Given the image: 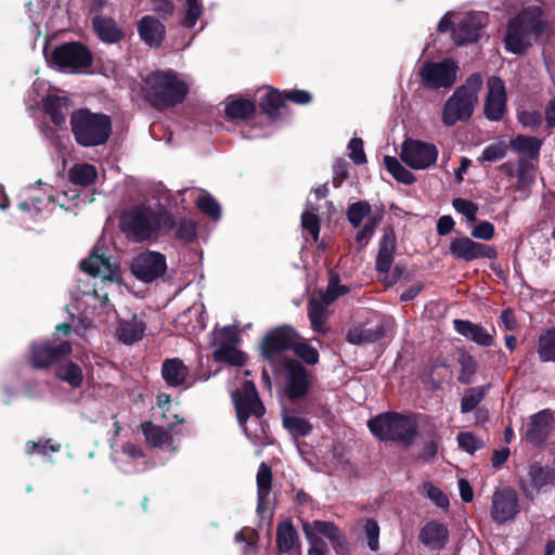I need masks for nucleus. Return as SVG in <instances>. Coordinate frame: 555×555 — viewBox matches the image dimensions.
I'll return each instance as SVG.
<instances>
[{
	"instance_id": "nucleus-1",
	"label": "nucleus",
	"mask_w": 555,
	"mask_h": 555,
	"mask_svg": "<svg viewBox=\"0 0 555 555\" xmlns=\"http://www.w3.org/2000/svg\"><path fill=\"white\" fill-rule=\"evenodd\" d=\"M545 30L540 7L525 9L508 24L504 40L506 49L514 54L524 53Z\"/></svg>"
},
{
	"instance_id": "nucleus-2",
	"label": "nucleus",
	"mask_w": 555,
	"mask_h": 555,
	"mask_svg": "<svg viewBox=\"0 0 555 555\" xmlns=\"http://www.w3.org/2000/svg\"><path fill=\"white\" fill-rule=\"evenodd\" d=\"M171 224L170 216L160 207H135L125 214L121 219L124 232L135 242L147 240Z\"/></svg>"
},
{
	"instance_id": "nucleus-3",
	"label": "nucleus",
	"mask_w": 555,
	"mask_h": 555,
	"mask_svg": "<svg viewBox=\"0 0 555 555\" xmlns=\"http://www.w3.org/2000/svg\"><path fill=\"white\" fill-rule=\"evenodd\" d=\"M482 83L480 74H472L456 88L443 106L442 121L446 126L450 127L470 118L478 103V92Z\"/></svg>"
},
{
	"instance_id": "nucleus-4",
	"label": "nucleus",
	"mask_w": 555,
	"mask_h": 555,
	"mask_svg": "<svg viewBox=\"0 0 555 555\" xmlns=\"http://www.w3.org/2000/svg\"><path fill=\"white\" fill-rule=\"evenodd\" d=\"M374 437L382 441H395L405 446L413 442L417 434V421L413 415L382 413L369 421Z\"/></svg>"
},
{
	"instance_id": "nucleus-5",
	"label": "nucleus",
	"mask_w": 555,
	"mask_h": 555,
	"mask_svg": "<svg viewBox=\"0 0 555 555\" xmlns=\"http://www.w3.org/2000/svg\"><path fill=\"white\" fill-rule=\"evenodd\" d=\"M72 131L76 141L82 146L101 145L107 141L112 131L107 115L78 109L70 118Z\"/></svg>"
},
{
	"instance_id": "nucleus-6",
	"label": "nucleus",
	"mask_w": 555,
	"mask_h": 555,
	"mask_svg": "<svg viewBox=\"0 0 555 555\" xmlns=\"http://www.w3.org/2000/svg\"><path fill=\"white\" fill-rule=\"evenodd\" d=\"M486 24V15L481 12L450 11L440 20L437 29L440 33L451 30L457 44L476 41Z\"/></svg>"
},
{
	"instance_id": "nucleus-7",
	"label": "nucleus",
	"mask_w": 555,
	"mask_h": 555,
	"mask_svg": "<svg viewBox=\"0 0 555 555\" xmlns=\"http://www.w3.org/2000/svg\"><path fill=\"white\" fill-rule=\"evenodd\" d=\"M144 88L156 106H171L182 102L189 92L188 85L170 72L150 75L144 81Z\"/></svg>"
},
{
	"instance_id": "nucleus-8",
	"label": "nucleus",
	"mask_w": 555,
	"mask_h": 555,
	"mask_svg": "<svg viewBox=\"0 0 555 555\" xmlns=\"http://www.w3.org/2000/svg\"><path fill=\"white\" fill-rule=\"evenodd\" d=\"M82 271L89 273L94 278H100L103 283H120L121 269L119 262L111 257H107L104 247L96 244L89 258L80 262Z\"/></svg>"
},
{
	"instance_id": "nucleus-9",
	"label": "nucleus",
	"mask_w": 555,
	"mask_h": 555,
	"mask_svg": "<svg viewBox=\"0 0 555 555\" xmlns=\"http://www.w3.org/2000/svg\"><path fill=\"white\" fill-rule=\"evenodd\" d=\"M435 144L415 139H406L400 149V159L414 170H425L434 166L438 159Z\"/></svg>"
},
{
	"instance_id": "nucleus-10",
	"label": "nucleus",
	"mask_w": 555,
	"mask_h": 555,
	"mask_svg": "<svg viewBox=\"0 0 555 555\" xmlns=\"http://www.w3.org/2000/svg\"><path fill=\"white\" fill-rule=\"evenodd\" d=\"M50 61L65 73H80L92 63L91 53L81 44L72 42L56 48Z\"/></svg>"
},
{
	"instance_id": "nucleus-11",
	"label": "nucleus",
	"mask_w": 555,
	"mask_h": 555,
	"mask_svg": "<svg viewBox=\"0 0 555 555\" xmlns=\"http://www.w3.org/2000/svg\"><path fill=\"white\" fill-rule=\"evenodd\" d=\"M459 66L451 59L425 62L420 69L422 85L429 89L450 88L457 76Z\"/></svg>"
},
{
	"instance_id": "nucleus-12",
	"label": "nucleus",
	"mask_w": 555,
	"mask_h": 555,
	"mask_svg": "<svg viewBox=\"0 0 555 555\" xmlns=\"http://www.w3.org/2000/svg\"><path fill=\"white\" fill-rule=\"evenodd\" d=\"M166 270V258L157 251H143L134 257L131 262L133 275L144 283H151L164 276Z\"/></svg>"
},
{
	"instance_id": "nucleus-13",
	"label": "nucleus",
	"mask_w": 555,
	"mask_h": 555,
	"mask_svg": "<svg viewBox=\"0 0 555 555\" xmlns=\"http://www.w3.org/2000/svg\"><path fill=\"white\" fill-rule=\"evenodd\" d=\"M297 334L291 326L283 325L270 331L262 339L260 348L262 356L270 362L284 350L293 348Z\"/></svg>"
},
{
	"instance_id": "nucleus-14",
	"label": "nucleus",
	"mask_w": 555,
	"mask_h": 555,
	"mask_svg": "<svg viewBox=\"0 0 555 555\" xmlns=\"http://www.w3.org/2000/svg\"><path fill=\"white\" fill-rule=\"evenodd\" d=\"M233 401L242 426L249 416L261 417L264 413V408L251 382L244 383L242 390L233 393Z\"/></svg>"
},
{
	"instance_id": "nucleus-15",
	"label": "nucleus",
	"mask_w": 555,
	"mask_h": 555,
	"mask_svg": "<svg viewBox=\"0 0 555 555\" xmlns=\"http://www.w3.org/2000/svg\"><path fill=\"white\" fill-rule=\"evenodd\" d=\"M449 250L454 258L464 261H473L479 258L493 259L496 257V251L492 246L475 242L467 236L453 238Z\"/></svg>"
},
{
	"instance_id": "nucleus-16",
	"label": "nucleus",
	"mask_w": 555,
	"mask_h": 555,
	"mask_svg": "<svg viewBox=\"0 0 555 555\" xmlns=\"http://www.w3.org/2000/svg\"><path fill=\"white\" fill-rule=\"evenodd\" d=\"M506 109V90L503 80L491 76L487 80L485 115L490 120H500Z\"/></svg>"
},
{
	"instance_id": "nucleus-17",
	"label": "nucleus",
	"mask_w": 555,
	"mask_h": 555,
	"mask_svg": "<svg viewBox=\"0 0 555 555\" xmlns=\"http://www.w3.org/2000/svg\"><path fill=\"white\" fill-rule=\"evenodd\" d=\"M519 511L518 496L514 489L496 490L492 495L491 516L498 522H505Z\"/></svg>"
},
{
	"instance_id": "nucleus-18",
	"label": "nucleus",
	"mask_w": 555,
	"mask_h": 555,
	"mask_svg": "<svg viewBox=\"0 0 555 555\" xmlns=\"http://www.w3.org/2000/svg\"><path fill=\"white\" fill-rule=\"evenodd\" d=\"M310 377L306 369L296 361L286 363L285 391L291 399L304 397L309 389Z\"/></svg>"
},
{
	"instance_id": "nucleus-19",
	"label": "nucleus",
	"mask_w": 555,
	"mask_h": 555,
	"mask_svg": "<svg viewBox=\"0 0 555 555\" xmlns=\"http://www.w3.org/2000/svg\"><path fill=\"white\" fill-rule=\"evenodd\" d=\"M520 485L526 495L533 498L543 487L547 485L555 486V473L550 468L531 465Z\"/></svg>"
},
{
	"instance_id": "nucleus-20",
	"label": "nucleus",
	"mask_w": 555,
	"mask_h": 555,
	"mask_svg": "<svg viewBox=\"0 0 555 555\" xmlns=\"http://www.w3.org/2000/svg\"><path fill=\"white\" fill-rule=\"evenodd\" d=\"M70 352L72 346L68 341H62L54 347L34 345L31 347L30 362L37 369L47 367Z\"/></svg>"
},
{
	"instance_id": "nucleus-21",
	"label": "nucleus",
	"mask_w": 555,
	"mask_h": 555,
	"mask_svg": "<svg viewBox=\"0 0 555 555\" xmlns=\"http://www.w3.org/2000/svg\"><path fill=\"white\" fill-rule=\"evenodd\" d=\"M140 38L150 47L157 48L165 39V25L154 16L145 15L137 23Z\"/></svg>"
},
{
	"instance_id": "nucleus-22",
	"label": "nucleus",
	"mask_w": 555,
	"mask_h": 555,
	"mask_svg": "<svg viewBox=\"0 0 555 555\" xmlns=\"http://www.w3.org/2000/svg\"><path fill=\"white\" fill-rule=\"evenodd\" d=\"M553 415L548 410L534 414L528 424L526 437L533 444L543 442L553 428Z\"/></svg>"
},
{
	"instance_id": "nucleus-23",
	"label": "nucleus",
	"mask_w": 555,
	"mask_h": 555,
	"mask_svg": "<svg viewBox=\"0 0 555 555\" xmlns=\"http://www.w3.org/2000/svg\"><path fill=\"white\" fill-rule=\"evenodd\" d=\"M449 537L447 527L438 521L427 522L420 531V541L429 550H441Z\"/></svg>"
},
{
	"instance_id": "nucleus-24",
	"label": "nucleus",
	"mask_w": 555,
	"mask_h": 555,
	"mask_svg": "<svg viewBox=\"0 0 555 555\" xmlns=\"http://www.w3.org/2000/svg\"><path fill=\"white\" fill-rule=\"evenodd\" d=\"M272 474L271 469L261 463L257 473V513L263 516L270 509L269 495L271 492Z\"/></svg>"
},
{
	"instance_id": "nucleus-25",
	"label": "nucleus",
	"mask_w": 555,
	"mask_h": 555,
	"mask_svg": "<svg viewBox=\"0 0 555 555\" xmlns=\"http://www.w3.org/2000/svg\"><path fill=\"white\" fill-rule=\"evenodd\" d=\"M92 24L96 35L104 42L115 43L125 35L122 28L112 17L96 15L93 17Z\"/></svg>"
},
{
	"instance_id": "nucleus-26",
	"label": "nucleus",
	"mask_w": 555,
	"mask_h": 555,
	"mask_svg": "<svg viewBox=\"0 0 555 555\" xmlns=\"http://www.w3.org/2000/svg\"><path fill=\"white\" fill-rule=\"evenodd\" d=\"M396 249V236L392 230H385L376 259V268L382 273H387L393 261Z\"/></svg>"
},
{
	"instance_id": "nucleus-27",
	"label": "nucleus",
	"mask_w": 555,
	"mask_h": 555,
	"mask_svg": "<svg viewBox=\"0 0 555 555\" xmlns=\"http://www.w3.org/2000/svg\"><path fill=\"white\" fill-rule=\"evenodd\" d=\"M276 543L281 552L299 550V537L291 520L281 521L276 528Z\"/></svg>"
},
{
	"instance_id": "nucleus-28",
	"label": "nucleus",
	"mask_w": 555,
	"mask_h": 555,
	"mask_svg": "<svg viewBox=\"0 0 555 555\" xmlns=\"http://www.w3.org/2000/svg\"><path fill=\"white\" fill-rule=\"evenodd\" d=\"M454 326L460 334L478 345L491 346L493 344V336L478 324H474L469 321L455 320Z\"/></svg>"
},
{
	"instance_id": "nucleus-29",
	"label": "nucleus",
	"mask_w": 555,
	"mask_h": 555,
	"mask_svg": "<svg viewBox=\"0 0 555 555\" xmlns=\"http://www.w3.org/2000/svg\"><path fill=\"white\" fill-rule=\"evenodd\" d=\"M162 375L169 386L177 387L185 382L189 370L179 359H167L163 363Z\"/></svg>"
},
{
	"instance_id": "nucleus-30",
	"label": "nucleus",
	"mask_w": 555,
	"mask_h": 555,
	"mask_svg": "<svg viewBox=\"0 0 555 555\" xmlns=\"http://www.w3.org/2000/svg\"><path fill=\"white\" fill-rule=\"evenodd\" d=\"M43 105L54 124H64L70 106L69 101L65 95L49 94L43 100Z\"/></svg>"
},
{
	"instance_id": "nucleus-31",
	"label": "nucleus",
	"mask_w": 555,
	"mask_h": 555,
	"mask_svg": "<svg viewBox=\"0 0 555 555\" xmlns=\"http://www.w3.org/2000/svg\"><path fill=\"white\" fill-rule=\"evenodd\" d=\"M68 179L73 184L86 188L96 181L98 171L91 164H75L68 171Z\"/></svg>"
},
{
	"instance_id": "nucleus-32",
	"label": "nucleus",
	"mask_w": 555,
	"mask_h": 555,
	"mask_svg": "<svg viewBox=\"0 0 555 555\" xmlns=\"http://www.w3.org/2000/svg\"><path fill=\"white\" fill-rule=\"evenodd\" d=\"M306 524L315 532L328 539L335 548L345 547V535L333 522L314 520L312 522L306 521Z\"/></svg>"
},
{
	"instance_id": "nucleus-33",
	"label": "nucleus",
	"mask_w": 555,
	"mask_h": 555,
	"mask_svg": "<svg viewBox=\"0 0 555 555\" xmlns=\"http://www.w3.org/2000/svg\"><path fill=\"white\" fill-rule=\"evenodd\" d=\"M145 330L143 322L135 317L130 321H124L118 327V337L125 344H133L142 338Z\"/></svg>"
},
{
	"instance_id": "nucleus-34",
	"label": "nucleus",
	"mask_w": 555,
	"mask_h": 555,
	"mask_svg": "<svg viewBox=\"0 0 555 555\" xmlns=\"http://www.w3.org/2000/svg\"><path fill=\"white\" fill-rule=\"evenodd\" d=\"M384 335V332L378 326L376 327H366V326H358L349 330L347 334V340L353 345H362L366 343L374 341L380 338Z\"/></svg>"
},
{
	"instance_id": "nucleus-35",
	"label": "nucleus",
	"mask_w": 555,
	"mask_h": 555,
	"mask_svg": "<svg viewBox=\"0 0 555 555\" xmlns=\"http://www.w3.org/2000/svg\"><path fill=\"white\" fill-rule=\"evenodd\" d=\"M214 360L234 366H243L247 362V356L236 346H223L214 351Z\"/></svg>"
},
{
	"instance_id": "nucleus-36",
	"label": "nucleus",
	"mask_w": 555,
	"mask_h": 555,
	"mask_svg": "<svg viewBox=\"0 0 555 555\" xmlns=\"http://www.w3.org/2000/svg\"><path fill=\"white\" fill-rule=\"evenodd\" d=\"M537 352L542 362H555V328L540 335Z\"/></svg>"
},
{
	"instance_id": "nucleus-37",
	"label": "nucleus",
	"mask_w": 555,
	"mask_h": 555,
	"mask_svg": "<svg viewBox=\"0 0 555 555\" xmlns=\"http://www.w3.org/2000/svg\"><path fill=\"white\" fill-rule=\"evenodd\" d=\"M384 165L388 172L398 181L404 184H412L415 181L414 175L406 169L396 157L385 156Z\"/></svg>"
},
{
	"instance_id": "nucleus-38",
	"label": "nucleus",
	"mask_w": 555,
	"mask_h": 555,
	"mask_svg": "<svg viewBox=\"0 0 555 555\" xmlns=\"http://www.w3.org/2000/svg\"><path fill=\"white\" fill-rule=\"evenodd\" d=\"M509 145L514 151L524 154L522 158L527 159L537 157L540 150L539 140L532 137L518 135L517 138L511 140Z\"/></svg>"
},
{
	"instance_id": "nucleus-39",
	"label": "nucleus",
	"mask_w": 555,
	"mask_h": 555,
	"mask_svg": "<svg viewBox=\"0 0 555 555\" xmlns=\"http://www.w3.org/2000/svg\"><path fill=\"white\" fill-rule=\"evenodd\" d=\"M534 165L527 158H520L518 164L516 189L525 191L534 183Z\"/></svg>"
},
{
	"instance_id": "nucleus-40",
	"label": "nucleus",
	"mask_w": 555,
	"mask_h": 555,
	"mask_svg": "<svg viewBox=\"0 0 555 555\" xmlns=\"http://www.w3.org/2000/svg\"><path fill=\"white\" fill-rule=\"evenodd\" d=\"M142 429L147 442L154 447H163L171 443V435L162 427L154 426L151 423H145L142 426Z\"/></svg>"
},
{
	"instance_id": "nucleus-41",
	"label": "nucleus",
	"mask_w": 555,
	"mask_h": 555,
	"mask_svg": "<svg viewBox=\"0 0 555 555\" xmlns=\"http://www.w3.org/2000/svg\"><path fill=\"white\" fill-rule=\"evenodd\" d=\"M283 425L293 436H307L312 429L311 424L306 418L291 413L284 414Z\"/></svg>"
},
{
	"instance_id": "nucleus-42",
	"label": "nucleus",
	"mask_w": 555,
	"mask_h": 555,
	"mask_svg": "<svg viewBox=\"0 0 555 555\" xmlns=\"http://www.w3.org/2000/svg\"><path fill=\"white\" fill-rule=\"evenodd\" d=\"M56 375L72 387H79L83 379L81 369L73 362H66L61 365L57 369Z\"/></svg>"
},
{
	"instance_id": "nucleus-43",
	"label": "nucleus",
	"mask_w": 555,
	"mask_h": 555,
	"mask_svg": "<svg viewBox=\"0 0 555 555\" xmlns=\"http://www.w3.org/2000/svg\"><path fill=\"white\" fill-rule=\"evenodd\" d=\"M255 112V104L249 100H234L225 106V114L233 119H245Z\"/></svg>"
},
{
	"instance_id": "nucleus-44",
	"label": "nucleus",
	"mask_w": 555,
	"mask_h": 555,
	"mask_svg": "<svg viewBox=\"0 0 555 555\" xmlns=\"http://www.w3.org/2000/svg\"><path fill=\"white\" fill-rule=\"evenodd\" d=\"M322 301L319 300H310L308 306L309 319L312 325V328L317 332H325L324 323L326 321L327 314L326 309Z\"/></svg>"
},
{
	"instance_id": "nucleus-45",
	"label": "nucleus",
	"mask_w": 555,
	"mask_h": 555,
	"mask_svg": "<svg viewBox=\"0 0 555 555\" xmlns=\"http://www.w3.org/2000/svg\"><path fill=\"white\" fill-rule=\"evenodd\" d=\"M457 361L459 364L461 365L459 380L462 384H470L473 382V376L475 375L478 369L477 361L467 352H461L459 354Z\"/></svg>"
},
{
	"instance_id": "nucleus-46",
	"label": "nucleus",
	"mask_w": 555,
	"mask_h": 555,
	"mask_svg": "<svg viewBox=\"0 0 555 555\" xmlns=\"http://www.w3.org/2000/svg\"><path fill=\"white\" fill-rule=\"evenodd\" d=\"M238 343V330L236 326H224L214 332V345L217 348L223 346H236Z\"/></svg>"
},
{
	"instance_id": "nucleus-47",
	"label": "nucleus",
	"mask_w": 555,
	"mask_h": 555,
	"mask_svg": "<svg viewBox=\"0 0 555 555\" xmlns=\"http://www.w3.org/2000/svg\"><path fill=\"white\" fill-rule=\"evenodd\" d=\"M203 12L201 0H185L183 16L181 23L188 28H192L199 20Z\"/></svg>"
},
{
	"instance_id": "nucleus-48",
	"label": "nucleus",
	"mask_w": 555,
	"mask_h": 555,
	"mask_svg": "<svg viewBox=\"0 0 555 555\" xmlns=\"http://www.w3.org/2000/svg\"><path fill=\"white\" fill-rule=\"evenodd\" d=\"M370 204L366 202H357L348 207L347 218L354 228H358L362 221L370 216Z\"/></svg>"
},
{
	"instance_id": "nucleus-49",
	"label": "nucleus",
	"mask_w": 555,
	"mask_h": 555,
	"mask_svg": "<svg viewBox=\"0 0 555 555\" xmlns=\"http://www.w3.org/2000/svg\"><path fill=\"white\" fill-rule=\"evenodd\" d=\"M379 220L380 217L378 216L369 217L364 227L357 233L356 244L359 250L363 249L367 245Z\"/></svg>"
},
{
	"instance_id": "nucleus-50",
	"label": "nucleus",
	"mask_w": 555,
	"mask_h": 555,
	"mask_svg": "<svg viewBox=\"0 0 555 555\" xmlns=\"http://www.w3.org/2000/svg\"><path fill=\"white\" fill-rule=\"evenodd\" d=\"M485 390L480 387L468 389L461 401V412L468 413L473 411L483 399Z\"/></svg>"
},
{
	"instance_id": "nucleus-51",
	"label": "nucleus",
	"mask_w": 555,
	"mask_h": 555,
	"mask_svg": "<svg viewBox=\"0 0 555 555\" xmlns=\"http://www.w3.org/2000/svg\"><path fill=\"white\" fill-rule=\"evenodd\" d=\"M285 95L280 93L278 90L270 89L266 92L261 100V107L264 112L272 115L280 106H282Z\"/></svg>"
},
{
	"instance_id": "nucleus-52",
	"label": "nucleus",
	"mask_w": 555,
	"mask_h": 555,
	"mask_svg": "<svg viewBox=\"0 0 555 555\" xmlns=\"http://www.w3.org/2000/svg\"><path fill=\"white\" fill-rule=\"evenodd\" d=\"M507 151V144L503 141L495 142L493 144L488 145L482 155L478 158L479 163L483 162H495L502 159Z\"/></svg>"
},
{
	"instance_id": "nucleus-53",
	"label": "nucleus",
	"mask_w": 555,
	"mask_h": 555,
	"mask_svg": "<svg viewBox=\"0 0 555 555\" xmlns=\"http://www.w3.org/2000/svg\"><path fill=\"white\" fill-rule=\"evenodd\" d=\"M453 208L461 215H463L467 221H476L478 205L474 202L464 198H455L452 202Z\"/></svg>"
},
{
	"instance_id": "nucleus-54",
	"label": "nucleus",
	"mask_w": 555,
	"mask_h": 555,
	"mask_svg": "<svg viewBox=\"0 0 555 555\" xmlns=\"http://www.w3.org/2000/svg\"><path fill=\"white\" fill-rule=\"evenodd\" d=\"M196 206L202 212L208 215L209 217L214 219L220 218V206L210 195H199L196 199Z\"/></svg>"
},
{
	"instance_id": "nucleus-55",
	"label": "nucleus",
	"mask_w": 555,
	"mask_h": 555,
	"mask_svg": "<svg viewBox=\"0 0 555 555\" xmlns=\"http://www.w3.org/2000/svg\"><path fill=\"white\" fill-rule=\"evenodd\" d=\"M293 349L300 359H302L308 364H315L319 361V352L315 348L310 346L306 341L297 343L295 340L293 345Z\"/></svg>"
},
{
	"instance_id": "nucleus-56",
	"label": "nucleus",
	"mask_w": 555,
	"mask_h": 555,
	"mask_svg": "<svg viewBox=\"0 0 555 555\" xmlns=\"http://www.w3.org/2000/svg\"><path fill=\"white\" fill-rule=\"evenodd\" d=\"M457 442L460 448L470 454L482 449L485 446V442L472 433H460L457 435Z\"/></svg>"
},
{
	"instance_id": "nucleus-57",
	"label": "nucleus",
	"mask_w": 555,
	"mask_h": 555,
	"mask_svg": "<svg viewBox=\"0 0 555 555\" xmlns=\"http://www.w3.org/2000/svg\"><path fill=\"white\" fill-rule=\"evenodd\" d=\"M314 210L315 209L312 208V210H306L301 215V227L305 232L310 233L313 240L317 241L320 232V223Z\"/></svg>"
},
{
	"instance_id": "nucleus-58",
	"label": "nucleus",
	"mask_w": 555,
	"mask_h": 555,
	"mask_svg": "<svg viewBox=\"0 0 555 555\" xmlns=\"http://www.w3.org/2000/svg\"><path fill=\"white\" fill-rule=\"evenodd\" d=\"M363 530L367 539V546L371 551H377L379 547V526L374 519H366Z\"/></svg>"
},
{
	"instance_id": "nucleus-59",
	"label": "nucleus",
	"mask_w": 555,
	"mask_h": 555,
	"mask_svg": "<svg viewBox=\"0 0 555 555\" xmlns=\"http://www.w3.org/2000/svg\"><path fill=\"white\" fill-rule=\"evenodd\" d=\"M349 157L356 164L366 163V156L363 150V141L360 138H353L348 144Z\"/></svg>"
},
{
	"instance_id": "nucleus-60",
	"label": "nucleus",
	"mask_w": 555,
	"mask_h": 555,
	"mask_svg": "<svg viewBox=\"0 0 555 555\" xmlns=\"http://www.w3.org/2000/svg\"><path fill=\"white\" fill-rule=\"evenodd\" d=\"M60 449L61 444L55 443L52 440H47L44 443L28 441L26 444V451L28 454H34L36 452L46 454L47 450H50L51 452H57Z\"/></svg>"
},
{
	"instance_id": "nucleus-61",
	"label": "nucleus",
	"mask_w": 555,
	"mask_h": 555,
	"mask_svg": "<svg viewBox=\"0 0 555 555\" xmlns=\"http://www.w3.org/2000/svg\"><path fill=\"white\" fill-rule=\"evenodd\" d=\"M494 225L489 221L479 222L473 230L472 236L478 240L490 241L494 236Z\"/></svg>"
},
{
	"instance_id": "nucleus-62",
	"label": "nucleus",
	"mask_w": 555,
	"mask_h": 555,
	"mask_svg": "<svg viewBox=\"0 0 555 555\" xmlns=\"http://www.w3.org/2000/svg\"><path fill=\"white\" fill-rule=\"evenodd\" d=\"M195 224L191 220H183L179 223L177 236L184 241L191 242L195 237Z\"/></svg>"
},
{
	"instance_id": "nucleus-63",
	"label": "nucleus",
	"mask_w": 555,
	"mask_h": 555,
	"mask_svg": "<svg viewBox=\"0 0 555 555\" xmlns=\"http://www.w3.org/2000/svg\"><path fill=\"white\" fill-rule=\"evenodd\" d=\"M152 10L160 17L166 18L173 14L175 5L171 0H152Z\"/></svg>"
},
{
	"instance_id": "nucleus-64",
	"label": "nucleus",
	"mask_w": 555,
	"mask_h": 555,
	"mask_svg": "<svg viewBox=\"0 0 555 555\" xmlns=\"http://www.w3.org/2000/svg\"><path fill=\"white\" fill-rule=\"evenodd\" d=\"M518 119L525 127L535 128L541 124L542 116L535 111H522L519 113Z\"/></svg>"
}]
</instances>
